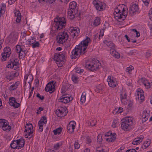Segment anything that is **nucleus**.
Listing matches in <instances>:
<instances>
[{
	"label": "nucleus",
	"instance_id": "f257e3e1",
	"mask_svg": "<svg viewBox=\"0 0 152 152\" xmlns=\"http://www.w3.org/2000/svg\"><path fill=\"white\" fill-rule=\"evenodd\" d=\"M133 118L126 117L122 119L121 121V127L122 129L128 131L131 129V126L133 124Z\"/></svg>",
	"mask_w": 152,
	"mask_h": 152
},
{
	"label": "nucleus",
	"instance_id": "f03ea898",
	"mask_svg": "<svg viewBox=\"0 0 152 152\" xmlns=\"http://www.w3.org/2000/svg\"><path fill=\"white\" fill-rule=\"evenodd\" d=\"M90 41L89 37H87L85 40L82 41L80 44L77 45L79 48V53L81 55H83L86 52V49L88 44V43Z\"/></svg>",
	"mask_w": 152,
	"mask_h": 152
},
{
	"label": "nucleus",
	"instance_id": "7ed1b4c3",
	"mask_svg": "<svg viewBox=\"0 0 152 152\" xmlns=\"http://www.w3.org/2000/svg\"><path fill=\"white\" fill-rule=\"evenodd\" d=\"M54 22H55V28L57 30H60L65 26L66 23L65 18L64 17L56 18Z\"/></svg>",
	"mask_w": 152,
	"mask_h": 152
},
{
	"label": "nucleus",
	"instance_id": "20e7f679",
	"mask_svg": "<svg viewBox=\"0 0 152 152\" xmlns=\"http://www.w3.org/2000/svg\"><path fill=\"white\" fill-rule=\"evenodd\" d=\"M57 41L58 43L63 44L68 39L69 37L68 35L67 31H63L58 34V35L57 37Z\"/></svg>",
	"mask_w": 152,
	"mask_h": 152
},
{
	"label": "nucleus",
	"instance_id": "39448f33",
	"mask_svg": "<svg viewBox=\"0 0 152 152\" xmlns=\"http://www.w3.org/2000/svg\"><path fill=\"white\" fill-rule=\"evenodd\" d=\"M17 59L15 58H12L8 62L7 67L8 68H14V69H17L19 68V64L18 61H16Z\"/></svg>",
	"mask_w": 152,
	"mask_h": 152
},
{
	"label": "nucleus",
	"instance_id": "423d86ee",
	"mask_svg": "<svg viewBox=\"0 0 152 152\" xmlns=\"http://www.w3.org/2000/svg\"><path fill=\"white\" fill-rule=\"evenodd\" d=\"M66 56V53L65 51L62 53H55L54 55V60L58 62L64 61L65 57Z\"/></svg>",
	"mask_w": 152,
	"mask_h": 152
},
{
	"label": "nucleus",
	"instance_id": "0eeeda50",
	"mask_svg": "<svg viewBox=\"0 0 152 152\" xmlns=\"http://www.w3.org/2000/svg\"><path fill=\"white\" fill-rule=\"evenodd\" d=\"M11 53V49L10 47H6L5 48L4 50V53L1 54L2 58H1L2 61H5L7 58H9Z\"/></svg>",
	"mask_w": 152,
	"mask_h": 152
},
{
	"label": "nucleus",
	"instance_id": "6e6552de",
	"mask_svg": "<svg viewBox=\"0 0 152 152\" xmlns=\"http://www.w3.org/2000/svg\"><path fill=\"white\" fill-rule=\"evenodd\" d=\"M66 108L60 107H59L56 110V115L58 117H62L65 116L68 113Z\"/></svg>",
	"mask_w": 152,
	"mask_h": 152
},
{
	"label": "nucleus",
	"instance_id": "1a4fd4ad",
	"mask_svg": "<svg viewBox=\"0 0 152 152\" xmlns=\"http://www.w3.org/2000/svg\"><path fill=\"white\" fill-rule=\"evenodd\" d=\"M93 3L97 10L101 11L104 9L105 7L103 6L104 4L105 6L104 3H103L99 1H97L96 0L94 1Z\"/></svg>",
	"mask_w": 152,
	"mask_h": 152
},
{
	"label": "nucleus",
	"instance_id": "9d476101",
	"mask_svg": "<svg viewBox=\"0 0 152 152\" xmlns=\"http://www.w3.org/2000/svg\"><path fill=\"white\" fill-rule=\"evenodd\" d=\"M47 122V118L45 116H43L38 122V125L39 126V132H42L43 130V125L44 124H46Z\"/></svg>",
	"mask_w": 152,
	"mask_h": 152
},
{
	"label": "nucleus",
	"instance_id": "9b49d317",
	"mask_svg": "<svg viewBox=\"0 0 152 152\" xmlns=\"http://www.w3.org/2000/svg\"><path fill=\"white\" fill-rule=\"evenodd\" d=\"M45 90L46 91L49 92L50 94L53 92L55 90L53 82L48 83L46 86Z\"/></svg>",
	"mask_w": 152,
	"mask_h": 152
},
{
	"label": "nucleus",
	"instance_id": "f8f14e48",
	"mask_svg": "<svg viewBox=\"0 0 152 152\" xmlns=\"http://www.w3.org/2000/svg\"><path fill=\"white\" fill-rule=\"evenodd\" d=\"M78 46H76L71 53V58L72 59H75L79 57L80 53H79Z\"/></svg>",
	"mask_w": 152,
	"mask_h": 152
},
{
	"label": "nucleus",
	"instance_id": "ddd939ff",
	"mask_svg": "<svg viewBox=\"0 0 152 152\" xmlns=\"http://www.w3.org/2000/svg\"><path fill=\"white\" fill-rule=\"evenodd\" d=\"M108 84L109 86L114 88L117 85V83L115 80H114V78L111 76H108L107 79Z\"/></svg>",
	"mask_w": 152,
	"mask_h": 152
},
{
	"label": "nucleus",
	"instance_id": "4468645a",
	"mask_svg": "<svg viewBox=\"0 0 152 152\" xmlns=\"http://www.w3.org/2000/svg\"><path fill=\"white\" fill-rule=\"evenodd\" d=\"M114 17L115 18L118 20V21L120 20V21H121L122 20V21L124 20L126 18V16L127 15V14H121V12H120L118 13H115V12L114 13Z\"/></svg>",
	"mask_w": 152,
	"mask_h": 152
},
{
	"label": "nucleus",
	"instance_id": "2eb2a0df",
	"mask_svg": "<svg viewBox=\"0 0 152 152\" xmlns=\"http://www.w3.org/2000/svg\"><path fill=\"white\" fill-rule=\"evenodd\" d=\"M71 35L72 36L77 37L79 34L80 29L77 27H71L69 29Z\"/></svg>",
	"mask_w": 152,
	"mask_h": 152
},
{
	"label": "nucleus",
	"instance_id": "dca6fc26",
	"mask_svg": "<svg viewBox=\"0 0 152 152\" xmlns=\"http://www.w3.org/2000/svg\"><path fill=\"white\" fill-rule=\"evenodd\" d=\"M9 100L10 104L11 106H12L15 108H18L20 105V103L17 102L15 98L14 97H10L9 98Z\"/></svg>",
	"mask_w": 152,
	"mask_h": 152
},
{
	"label": "nucleus",
	"instance_id": "f3484780",
	"mask_svg": "<svg viewBox=\"0 0 152 152\" xmlns=\"http://www.w3.org/2000/svg\"><path fill=\"white\" fill-rule=\"evenodd\" d=\"M90 99V97L89 96L88 94H87L85 92L83 93L80 99V101L82 103H85L86 101L87 102H89Z\"/></svg>",
	"mask_w": 152,
	"mask_h": 152
},
{
	"label": "nucleus",
	"instance_id": "a211bd4d",
	"mask_svg": "<svg viewBox=\"0 0 152 152\" xmlns=\"http://www.w3.org/2000/svg\"><path fill=\"white\" fill-rule=\"evenodd\" d=\"M138 10V6L136 4H133L130 7L129 12L131 15H133L135 12H137Z\"/></svg>",
	"mask_w": 152,
	"mask_h": 152
},
{
	"label": "nucleus",
	"instance_id": "6ab92c4d",
	"mask_svg": "<svg viewBox=\"0 0 152 152\" xmlns=\"http://www.w3.org/2000/svg\"><path fill=\"white\" fill-rule=\"evenodd\" d=\"M91 66L92 67V71L96 70L99 68V66H101V64L99 61L97 60L96 61H92Z\"/></svg>",
	"mask_w": 152,
	"mask_h": 152
},
{
	"label": "nucleus",
	"instance_id": "aec40b11",
	"mask_svg": "<svg viewBox=\"0 0 152 152\" xmlns=\"http://www.w3.org/2000/svg\"><path fill=\"white\" fill-rule=\"evenodd\" d=\"M64 97L59 98L58 99L59 102L66 104L72 101L73 99V98L71 96L68 97L66 98H64Z\"/></svg>",
	"mask_w": 152,
	"mask_h": 152
},
{
	"label": "nucleus",
	"instance_id": "412c9836",
	"mask_svg": "<svg viewBox=\"0 0 152 152\" xmlns=\"http://www.w3.org/2000/svg\"><path fill=\"white\" fill-rule=\"evenodd\" d=\"M75 10H73L72 9H69L68 12V16H69V18L71 19H73L75 17H77V15L75 14Z\"/></svg>",
	"mask_w": 152,
	"mask_h": 152
},
{
	"label": "nucleus",
	"instance_id": "4be33fe9",
	"mask_svg": "<svg viewBox=\"0 0 152 152\" xmlns=\"http://www.w3.org/2000/svg\"><path fill=\"white\" fill-rule=\"evenodd\" d=\"M110 53L112 56L116 58H120V54L115 50V48L110 49Z\"/></svg>",
	"mask_w": 152,
	"mask_h": 152
},
{
	"label": "nucleus",
	"instance_id": "5701e85b",
	"mask_svg": "<svg viewBox=\"0 0 152 152\" xmlns=\"http://www.w3.org/2000/svg\"><path fill=\"white\" fill-rule=\"evenodd\" d=\"M27 76V75L26 76H25L24 77L25 79H26L25 83H26V81H27L29 84L30 86H31V83L33 79V76L31 75H29Z\"/></svg>",
	"mask_w": 152,
	"mask_h": 152
},
{
	"label": "nucleus",
	"instance_id": "b1692460",
	"mask_svg": "<svg viewBox=\"0 0 152 152\" xmlns=\"http://www.w3.org/2000/svg\"><path fill=\"white\" fill-rule=\"evenodd\" d=\"M18 140V149H19L23 147L25 144V142L23 138H21L19 140Z\"/></svg>",
	"mask_w": 152,
	"mask_h": 152
},
{
	"label": "nucleus",
	"instance_id": "393cba45",
	"mask_svg": "<svg viewBox=\"0 0 152 152\" xmlns=\"http://www.w3.org/2000/svg\"><path fill=\"white\" fill-rule=\"evenodd\" d=\"M26 125L27 126H25V132H27V131L29 132L30 131H33V130L31 129H33V126L31 123H28L26 124Z\"/></svg>",
	"mask_w": 152,
	"mask_h": 152
},
{
	"label": "nucleus",
	"instance_id": "a878e982",
	"mask_svg": "<svg viewBox=\"0 0 152 152\" xmlns=\"http://www.w3.org/2000/svg\"><path fill=\"white\" fill-rule=\"evenodd\" d=\"M8 125V124L7 120L4 119H0V126L2 127V129L4 128L3 127L7 126Z\"/></svg>",
	"mask_w": 152,
	"mask_h": 152
},
{
	"label": "nucleus",
	"instance_id": "bb28decb",
	"mask_svg": "<svg viewBox=\"0 0 152 152\" xmlns=\"http://www.w3.org/2000/svg\"><path fill=\"white\" fill-rule=\"evenodd\" d=\"M116 134L115 133H114L110 136L111 138H107L106 140L109 142H113L116 139Z\"/></svg>",
	"mask_w": 152,
	"mask_h": 152
},
{
	"label": "nucleus",
	"instance_id": "cd10ccee",
	"mask_svg": "<svg viewBox=\"0 0 152 152\" xmlns=\"http://www.w3.org/2000/svg\"><path fill=\"white\" fill-rule=\"evenodd\" d=\"M18 140H14L12 141V142L10 144V147L11 148L13 149L16 148L18 149Z\"/></svg>",
	"mask_w": 152,
	"mask_h": 152
},
{
	"label": "nucleus",
	"instance_id": "c85d7f7f",
	"mask_svg": "<svg viewBox=\"0 0 152 152\" xmlns=\"http://www.w3.org/2000/svg\"><path fill=\"white\" fill-rule=\"evenodd\" d=\"M100 18L99 17H97L94 20L93 25L94 27H96L99 25L100 23Z\"/></svg>",
	"mask_w": 152,
	"mask_h": 152
},
{
	"label": "nucleus",
	"instance_id": "c756f323",
	"mask_svg": "<svg viewBox=\"0 0 152 152\" xmlns=\"http://www.w3.org/2000/svg\"><path fill=\"white\" fill-rule=\"evenodd\" d=\"M143 139V138H142V137L141 138L138 137L137 138H135L133 141L132 144L134 145H138L142 142Z\"/></svg>",
	"mask_w": 152,
	"mask_h": 152
},
{
	"label": "nucleus",
	"instance_id": "7c9ffc66",
	"mask_svg": "<svg viewBox=\"0 0 152 152\" xmlns=\"http://www.w3.org/2000/svg\"><path fill=\"white\" fill-rule=\"evenodd\" d=\"M77 6V3L76 2L73 1L71 2L69 4V9H72L73 10H75V9Z\"/></svg>",
	"mask_w": 152,
	"mask_h": 152
},
{
	"label": "nucleus",
	"instance_id": "2f4dec72",
	"mask_svg": "<svg viewBox=\"0 0 152 152\" xmlns=\"http://www.w3.org/2000/svg\"><path fill=\"white\" fill-rule=\"evenodd\" d=\"M27 53L26 50H23L19 53V55L21 58L23 59L26 56V54Z\"/></svg>",
	"mask_w": 152,
	"mask_h": 152
},
{
	"label": "nucleus",
	"instance_id": "473e14b6",
	"mask_svg": "<svg viewBox=\"0 0 152 152\" xmlns=\"http://www.w3.org/2000/svg\"><path fill=\"white\" fill-rule=\"evenodd\" d=\"M150 144V141L148 140V141H146L145 142H144L143 145L142 146V148L143 149H145L147 147H148Z\"/></svg>",
	"mask_w": 152,
	"mask_h": 152
},
{
	"label": "nucleus",
	"instance_id": "72a5a7b5",
	"mask_svg": "<svg viewBox=\"0 0 152 152\" xmlns=\"http://www.w3.org/2000/svg\"><path fill=\"white\" fill-rule=\"evenodd\" d=\"M62 131V128L61 127H59L57 128L56 129L54 130L53 132L54 133L55 135H56L57 134H61Z\"/></svg>",
	"mask_w": 152,
	"mask_h": 152
},
{
	"label": "nucleus",
	"instance_id": "f704fd0d",
	"mask_svg": "<svg viewBox=\"0 0 152 152\" xmlns=\"http://www.w3.org/2000/svg\"><path fill=\"white\" fill-rule=\"evenodd\" d=\"M142 81L143 83L145 86V87L146 88L148 89L150 88V83L149 82H148L147 80H142Z\"/></svg>",
	"mask_w": 152,
	"mask_h": 152
},
{
	"label": "nucleus",
	"instance_id": "c9c22d12",
	"mask_svg": "<svg viewBox=\"0 0 152 152\" xmlns=\"http://www.w3.org/2000/svg\"><path fill=\"white\" fill-rule=\"evenodd\" d=\"M107 42V45L111 49L115 48V45L111 42Z\"/></svg>",
	"mask_w": 152,
	"mask_h": 152
},
{
	"label": "nucleus",
	"instance_id": "e433bc0d",
	"mask_svg": "<svg viewBox=\"0 0 152 152\" xmlns=\"http://www.w3.org/2000/svg\"><path fill=\"white\" fill-rule=\"evenodd\" d=\"M92 64V61L91 62L90 64H86V67L90 71H92V67L91 66Z\"/></svg>",
	"mask_w": 152,
	"mask_h": 152
},
{
	"label": "nucleus",
	"instance_id": "4c0bfd02",
	"mask_svg": "<svg viewBox=\"0 0 152 152\" xmlns=\"http://www.w3.org/2000/svg\"><path fill=\"white\" fill-rule=\"evenodd\" d=\"M102 135L101 134H99L97 136V141L100 143L102 142Z\"/></svg>",
	"mask_w": 152,
	"mask_h": 152
},
{
	"label": "nucleus",
	"instance_id": "58836bf2",
	"mask_svg": "<svg viewBox=\"0 0 152 152\" xmlns=\"http://www.w3.org/2000/svg\"><path fill=\"white\" fill-rule=\"evenodd\" d=\"M143 92L142 90H141L140 91L139 95H140V99L141 100H143L144 99V94H143Z\"/></svg>",
	"mask_w": 152,
	"mask_h": 152
},
{
	"label": "nucleus",
	"instance_id": "ea45409f",
	"mask_svg": "<svg viewBox=\"0 0 152 152\" xmlns=\"http://www.w3.org/2000/svg\"><path fill=\"white\" fill-rule=\"evenodd\" d=\"M23 48H21L20 45H17L16 48V52L17 53H19L23 50Z\"/></svg>",
	"mask_w": 152,
	"mask_h": 152
},
{
	"label": "nucleus",
	"instance_id": "a19ab883",
	"mask_svg": "<svg viewBox=\"0 0 152 152\" xmlns=\"http://www.w3.org/2000/svg\"><path fill=\"white\" fill-rule=\"evenodd\" d=\"M3 127L4 128L3 129V130L7 132L9 131L11 129V126L8 125H7V126Z\"/></svg>",
	"mask_w": 152,
	"mask_h": 152
},
{
	"label": "nucleus",
	"instance_id": "79ce46f5",
	"mask_svg": "<svg viewBox=\"0 0 152 152\" xmlns=\"http://www.w3.org/2000/svg\"><path fill=\"white\" fill-rule=\"evenodd\" d=\"M31 44L32 45V47L33 48H34L36 47H39V43L38 42H37L35 43H31Z\"/></svg>",
	"mask_w": 152,
	"mask_h": 152
},
{
	"label": "nucleus",
	"instance_id": "37998d69",
	"mask_svg": "<svg viewBox=\"0 0 152 152\" xmlns=\"http://www.w3.org/2000/svg\"><path fill=\"white\" fill-rule=\"evenodd\" d=\"M67 129L68 131V132L70 133H72L74 131V129L71 127L70 125H68L67 126Z\"/></svg>",
	"mask_w": 152,
	"mask_h": 152
},
{
	"label": "nucleus",
	"instance_id": "c03bdc74",
	"mask_svg": "<svg viewBox=\"0 0 152 152\" xmlns=\"http://www.w3.org/2000/svg\"><path fill=\"white\" fill-rule=\"evenodd\" d=\"M74 124H75V122L74 121H72L70 122L69 125H70L73 129H74L75 127V125H74Z\"/></svg>",
	"mask_w": 152,
	"mask_h": 152
},
{
	"label": "nucleus",
	"instance_id": "a18cd8bd",
	"mask_svg": "<svg viewBox=\"0 0 152 152\" xmlns=\"http://www.w3.org/2000/svg\"><path fill=\"white\" fill-rule=\"evenodd\" d=\"M75 148L76 149H78L80 147V145L79 144L78 140L76 141L74 143Z\"/></svg>",
	"mask_w": 152,
	"mask_h": 152
},
{
	"label": "nucleus",
	"instance_id": "49530a36",
	"mask_svg": "<svg viewBox=\"0 0 152 152\" xmlns=\"http://www.w3.org/2000/svg\"><path fill=\"white\" fill-rule=\"evenodd\" d=\"M118 121L116 120H114L112 124V126L113 128L115 127L118 125Z\"/></svg>",
	"mask_w": 152,
	"mask_h": 152
},
{
	"label": "nucleus",
	"instance_id": "de8ad7c7",
	"mask_svg": "<svg viewBox=\"0 0 152 152\" xmlns=\"http://www.w3.org/2000/svg\"><path fill=\"white\" fill-rule=\"evenodd\" d=\"M61 145V143H58L54 145V148L56 150H57L60 147V146Z\"/></svg>",
	"mask_w": 152,
	"mask_h": 152
},
{
	"label": "nucleus",
	"instance_id": "09e8293b",
	"mask_svg": "<svg viewBox=\"0 0 152 152\" xmlns=\"http://www.w3.org/2000/svg\"><path fill=\"white\" fill-rule=\"evenodd\" d=\"M123 109L121 107H119L118 108V110L116 111V113H115V114H118V113H121L123 111Z\"/></svg>",
	"mask_w": 152,
	"mask_h": 152
},
{
	"label": "nucleus",
	"instance_id": "8fccbe9b",
	"mask_svg": "<svg viewBox=\"0 0 152 152\" xmlns=\"http://www.w3.org/2000/svg\"><path fill=\"white\" fill-rule=\"evenodd\" d=\"M136 53V51L135 50H132L129 52L128 54L129 55H135Z\"/></svg>",
	"mask_w": 152,
	"mask_h": 152
},
{
	"label": "nucleus",
	"instance_id": "3c124183",
	"mask_svg": "<svg viewBox=\"0 0 152 152\" xmlns=\"http://www.w3.org/2000/svg\"><path fill=\"white\" fill-rule=\"evenodd\" d=\"M13 77H15L18 76L19 74V72L18 71H16L15 72L12 74Z\"/></svg>",
	"mask_w": 152,
	"mask_h": 152
},
{
	"label": "nucleus",
	"instance_id": "603ef678",
	"mask_svg": "<svg viewBox=\"0 0 152 152\" xmlns=\"http://www.w3.org/2000/svg\"><path fill=\"white\" fill-rule=\"evenodd\" d=\"M37 97L39 99H40L43 100L44 98V96H41L38 93L37 95Z\"/></svg>",
	"mask_w": 152,
	"mask_h": 152
},
{
	"label": "nucleus",
	"instance_id": "864d4df0",
	"mask_svg": "<svg viewBox=\"0 0 152 152\" xmlns=\"http://www.w3.org/2000/svg\"><path fill=\"white\" fill-rule=\"evenodd\" d=\"M120 7V6H118V7H115L114 10V12L115 13H118L121 12V10L120 9H119V7Z\"/></svg>",
	"mask_w": 152,
	"mask_h": 152
},
{
	"label": "nucleus",
	"instance_id": "5fc2aeb1",
	"mask_svg": "<svg viewBox=\"0 0 152 152\" xmlns=\"http://www.w3.org/2000/svg\"><path fill=\"white\" fill-rule=\"evenodd\" d=\"M33 132V131H30L28 132L27 133H28V134L29 137L28 138L29 139L31 138V137L32 136V134Z\"/></svg>",
	"mask_w": 152,
	"mask_h": 152
},
{
	"label": "nucleus",
	"instance_id": "6e6d98bb",
	"mask_svg": "<svg viewBox=\"0 0 152 152\" xmlns=\"http://www.w3.org/2000/svg\"><path fill=\"white\" fill-rule=\"evenodd\" d=\"M17 88L16 86H15L14 85H12L10 87L9 89L10 91H12L15 90Z\"/></svg>",
	"mask_w": 152,
	"mask_h": 152
},
{
	"label": "nucleus",
	"instance_id": "4d7b16f0",
	"mask_svg": "<svg viewBox=\"0 0 152 152\" xmlns=\"http://www.w3.org/2000/svg\"><path fill=\"white\" fill-rule=\"evenodd\" d=\"M127 101V98H126V96H125L124 99H121V101L122 103L123 104H126V101Z\"/></svg>",
	"mask_w": 152,
	"mask_h": 152
},
{
	"label": "nucleus",
	"instance_id": "13d9d810",
	"mask_svg": "<svg viewBox=\"0 0 152 152\" xmlns=\"http://www.w3.org/2000/svg\"><path fill=\"white\" fill-rule=\"evenodd\" d=\"M72 80L74 83H76L77 81V78L75 76L73 75L72 77Z\"/></svg>",
	"mask_w": 152,
	"mask_h": 152
},
{
	"label": "nucleus",
	"instance_id": "bf43d9fd",
	"mask_svg": "<svg viewBox=\"0 0 152 152\" xmlns=\"http://www.w3.org/2000/svg\"><path fill=\"white\" fill-rule=\"evenodd\" d=\"M143 113H142V118H148V115H146V111L145 112V111H144L143 112Z\"/></svg>",
	"mask_w": 152,
	"mask_h": 152
},
{
	"label": "nucleus",
	"instance_id": "052dcab7",
	"mask_svg": "<svg viewBox=\"0 0 152 152\" xmlns=\"http://www.w3.org/2000/svg\"><path fill=\"white\" fill-rule=\"evenodd\" d=\"M145 5L148 6L149 4L150 0H142Z\"/></svg>",
	"mask_w": 152,
	"mask_h": 152
},
{
	"label": "nucleus",
	"instance_id": "680f3d73",
	"mask_svg": "<svg viewBox=\"0 0 152 152\" xmlns=\"http://www.w3.org/2000/svg\"><path fill=\"white\" fill-rule=\"evenodd\" d=\"M149 17L151 20H152V8H151L149 12Z\"/></svg>",
	"mask_w": 152,
	"mask_h": 152
},
{
	"label": "nucleus",
	"instance_id": "e2e57ef3",
	"mask_svg": "<svg viewBox=\"0 0 152 152\" xmlns=\"http://www.w3.org/2000/svg\"><path fill=\"white\" fill-rule=\"evenodd\" d=\"M86 141L87 143L89 144L91 142V140L89 137H88L86 138Z\"/></svg>",
	"mask_w": 152,
	"mask_h": 152
},
{
	"label": "nucleus",
	"instance_id": "0e129e2a",
	"mask_svg": "<svg viewBox=\"0 0 152 152\" xmlns=\"http://www.w3.org/2000/svg\"><path fill=\"white\" fill-rule=\"evenodd\" d=\"M17 18L16 19V22L17 23H19L20 22L21 20V16H19L18 17H17Z\"/></svg>",
	"mask_w": 152,
	"mask_h": 152
},
{
	"label": "nucleus",
	"instance_id": "69168bd1",
	"mask_svg": "<svg viewBox=\"0 0 152 152\" xmlns=\"http://www.w3.org/2000/svg\"><path fill=\"white\" fill-rule=\"evenodd\" d=\"M132 69V68H131L130 66L129 67H128L126 69V72H128L129 73H130V72H131Z\"/></svg>",
	"mask_w": 152,
	"mask_h": 152
},
{
	"label": "nucleus",
	"instance_id": "338daca9",
	"mask_svg": "<svg viewBox=\"0 0 152 152\" xmlns=\"http://www.w3.org/2000/svg\"><path fill=\"white\" fill-rule=\"evenodd\" d=\"M15 15L16 17L20 16V12H16L15 13Z\"/></svg>",
	"mask_w": 152,
	"mask_h": 152
},
{
	"label": "nucleus",
	"instance_id": "774afa93",
	"mask_svg": "<svg viewBox=\"0 0 152 152\" xmlns=\"http://www.w3.org/2000/svg\"><path fill=\"white\" fill-rule=\"evenodd\" d=\"M34 89V87H33L32 88L31 90V91L30 93L29 98H30L32 95Z\"/></svg>",
	"mask_w": 152,
	"mask_h": 152
}]
</instances>
